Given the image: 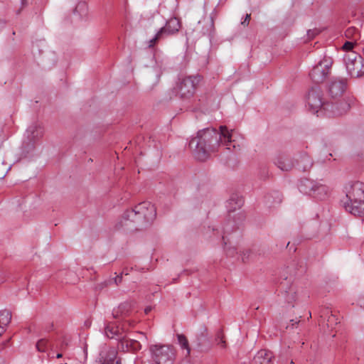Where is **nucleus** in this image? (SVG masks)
<instances>
[{"label":"nucleus","mask_w":364,"mask_h":364,"mask_svg":"<svg viewBox=\"0 0 364 364\" xmlns=\"http://www.w3.org/2000/svg\"><path fill=\"white\" fill-rule=\"evenodd\" d=\"M250 19V14H247L244 21L242 22L243 25H248Z\"/></svg>","instance_id":"obj_26"},{"label":"nucleus","mask_w":364,"mask_h":364,"mask_svg":"<svg viewBox=\"0 0 364 364\" xmlns=\"http://www.w3.org/2000/svg\"><path fill=\"white\" fill-rule=\"evenodd\" d=\"M346 88V82L344 80H336L329 86V93L332 97L341 96Z\"/></svg>","instance_id":"obj_12"},{"label":"nucleus","mask_w":364,"mask_h":364,"mask_svg":"<svg viewBox=\"0 0 364 364\" xmlns=\"http://www.w3.org/2000/svg\"><path fill=\"white\" fill-rule=\"evenodd\" d=\"M218 345H220L221 347H225V341L223 340V336L219 335L217 338Z\"/></svg>","instance_id":"obj_25"},{"label":"nucleus","mask_w":364,"mask_h":364,"mask_svg":"<svg viewBox=\"0 0 364 364\" xmlns=\"http://www.w3.org/2000/svg\"><path fill=\"white\" fill-rule=\"evenodd\" d=\"M156 217V209L149 201L139 203L134 208L125 211L122 217L119 225L128 229L133 228V224L143 225L152 222Z\"/></svg>","instance_id":"obj_3"},{"label":"nucleus","mask_w":364,"mask_h":364,"mask_svg":"<svg viewBox=\"0 0 364 364\" xmlns=\"http://www.w3.org/2000/svg\"><path fill=\"white\" fill-rule=\"evenodd\" d=\"M152 362L159 364H173L176 352L173 346L165 344H153L149 348Z\"/></svg>","instance_id":"obj_5"},{"label":"nucleus","mask_w":364,"mask_h":364,"mask_svg":"<svg viewBox=\"0 0 364 364\" xmlns=\"http://www.w3.org/2000/svg\"><path fill=\"white\" fill-rule=\"evenodd\" d=\"M300 192L309 195L318 200L326 198L329 193V188L320 181L304 179L299 185Z\"/></svg>","instance_id":"obj_7"},{"label":"nucleus","mask_w":364,"mask_h":364,"mask_svg":"<svg viewBox=\"0 0 364 364\" xmlns=\"http://www.w3.org/2000/svg\"><path fill=\"white\" fill-rule=\"evenodd\" d=\"M198 82V77H188L180 80L175 87L176 94L181 98L191 97L193 95Z\"/></svg>","instance_id":"obj_9"},{"label":"nucleus","mask_w":364,"mask_h":364,"mask_svg":"<svg viewBox=\"0 0 364 364\" xmlns=\"http://www.w3.org/2000/svg\"><path fill=\"white\" fill-rule=\"evenodd\" d=\"M152 308L151 306H146L145 309H144V312L146 314H149L151 311Z\"/></svg>","instance_id":"obj_28"},{"label":"nucleus","mask_w":364,"mask_h":364,"mask_svg":"<svg viewBox=\"0 0 364 364\" xmlns=\"http://www.w3.org/2000/svg\"><path fill=\"white\" fill-rule=\"evenodd\" d=\"M46 343V341L44 340L39 341L36 344V348L39 351H44L45 350V345Z\"/></svg>","instance_id":"obj_23"},{"label":"nucleus","mask_w":364,"mask_h":364,"mask_svg":"<svg viewBox=\"0 0 364 364\" xmlns=\"http://www.w3.org/2000/svg\"><path fill=\"white\" fill-rule=\"evenodd\" d=\"M346 189V199L343 201L345 209L355 215H364V184L355 182Z\"/></svg>","instance_id":"obj_4"},{"label":"nucleus","mask_w":364,"mask_h":364,"mask_svg":"<svg viewBox=\"0 0 364 364\" xmlns=\"http://www.w3.org/2000/svg\"><path fill=\"white\" fill-rule=\"evenodd\" d=\"M273 354L267 350H260L254 357L251 364H272Z\"/></svg>","instance_id":"obj_11"},{"label":"nucleus","mask_w":364,"mask_h":364,"mask_svg":"<svg viewBox=\"0 0 364 364\" xmlns=\"http://www.w3.org/2000/svg\"><path fill=\"white\" fill-rule=\"evenodd\" d=\"M178 341L181 347L186 350V355H189L190 348L186 338L183 335H178Z\"/></svg>","instance_id":"obj_21"},{"label":"nucleus","mask_w":364,"mask_h":364,"mask_svg":"<svg viewBox=\"0 0 364 364\" xmlns=\"http://www.w3.org/2000/svg\"><path fill=\"white\" fill-rule=\"evenodd\" d=\"M26 0H22V2L23 3V1H25Z\"/></svg>","instance_id":"obj_33"},{"label":"nucleus","mask_w":364,"mask_h":364,"mask_svg":"<svg viewBox=\"0 0 364 364\" xmlns=\"http://www.w3.org/2000/svg\"><path fill=\"white\" fill-rule=\"evenodd\" d=\"M0 364H2V362L0 360Z\"/></svg>","instance_id":"obj_35"},{"label":"nucleus","mask_w":364,"mask_h":364,"mask_svg":"<svg viewBox=\"0 0 364 364\" xmlns=\"http://www.w3.org/2000/svg\"><path fill=\"white\" fill-rule=\"evenodd\" d=\"M26 132L28 134V136L31 139H38L43 136L42 128L36 124H33L30 126L28 128Z\"/></svg>","instance_id":"obj_16"},{"label":"nucleus","mask_w":364,"mask_h":364,"mask_svg":"<svg viewBox=\"0 0 364 364\" xmlns=\"http://www.w3.org/2000/svg\"><path fill=\"white\" fill-rule=\"evenodd\" d=\"M275 165L283 171H290L293 166V161L287 156L280 155L274 159Z\"/></svg>","instance_id":"obj_13"},{"label":"nucleus","mask_w":364,"mask_h":364,"mask_svg":"<svg viewBox=\"0 0 364 364\" xmlns=\"http://www.w3.org/2000/svg\"><path fill=\"white\" fill-rule=\"evenodd\" d=\"M234 132L226 126H220L219 131L214 128L200 130L189 143L198 160L205 161L211 152L217 151L220 146L231 150L236 148Z\"/></svg>","instance_id":"obj_1"},{"label":"nucleus","mask_w":364,"mask_h":364,"mask_svg":"<svg viewBox=\"0 0 364 364\" xmlns=\"http://www.w3.org/2000/svg\"><path fill=\"white\" fill-rule=\"evenodd\" d=\"M87 11V5L85 1L78 3L74 11L75 13L78 14L81 16L86 15Z\"/></svg>","instance_id":"obj_20"},{"label":"nucleus","mask_w":364,"mask_h":364,"mask_svg":"<svg viewBox=\"0 0 364 364\" xmlns=\"http://www.w3.org/2000/svg\"><path fill=\"white\" fill-rule=\"evenodd\" d=\"M119 328L114 323H109L105 328V334L109 338H113L119 333Z\"/></svg>","instance_id":"obj_17"},{"label":"nucleus","mask_w":364,"mask_h":364,"mask_svg":"<svg viewBox=\"0 0 364 364\" xmlns=\"http://www.w3.org/2000/svg\"><path fill=\"white\" fill-rule=\"evenodd\" d=\"M317 31H309L308 36L313 38L316 34H317Z\"/></svg>","instance_id":"obj_27"},{"label":"nucleus","mask_w":364,"mask_h":364,"mask_svg":"<svg viewBox=\"0 0 364 364\" xmlns=\"http://www.w3.org/2000/svg\"><path fill=\"white\" fill-rule=\"evenodd\" d=\"M291 322H292V325H294V324H297L299 322V321L291 320Z\"/></svg>","instance_id":"obj_30"},{"label":"nucleus","mask_w":364,"mask_h":364,"mask_svg":"<svg viewBox=\"0 0 364 364\" xmlns=\"http://www.w3.org/2000/svg\"><path fill=\"white\" fill-rule=\"evenodd\" d=\"M236 203H237L238 208L240 207L242 205V199L237 198Z\"/></svg>","instance_id":"obj_29"},{"label":"nucleus","mask_w":364,"mask_h":364,"mask_svg":"<svg viewBox=\"0 0 364 364\" xmlns=\"http://www.w3.org/2000/svg\"><path fill=\"white\" fill-rule=\"evenodd\" d=\"M353 43L352 42H346L345 44L343 46V49L348 51L347 53H349V52H353L351 50L353 49Z\"/></svg>","instance_id":"obj_22"},{"label":"nucleus","mask_w":364,"mask_h":364,"mask_svg":"<svg viewBox=\"0 0 364 364\" xmlns=\"http://www.w3.org/2000/svg\"><path fill=\"white\" fill-rule=\"evenodd\" d=\"M356 100L352 96L346 97L335 104L322 103L321 92L319 89L312 88L306 96V106L311 112L317 116L326 115L336 117L343 115L349 111Z\"/></svg>","instance_id":"obj_2"},{"label":"nucleus","mask_w":364,"mask_h":364,"mask_svg":"<svg viewBox=\"0 0 364 364\" xmlns=\"http://www.w3.org/2000/svg\"><path fill=\"white\" fill-rule=\"evenodd\" d=\"M363 55H364V48H363Z\"/></svg>","instance_id":"obj_34"},{"label":"nucleus","mask_w":364,"mask_h":364,"mask_svg":"<svg viewBox=\"0 0 364 364\" xmlns=\"http://www.w3.org/2000/svg\"><path fill=\"white\" fill-rule=\"evenodd\" d=\"M358 304L364 309V291L359 296L358 299Z\"/></svg>","instance_id":"obj_24"},{"label":"nucleus","mask_w":364,"mask_h":364,"mask_svg":"<svg viewBox=\"0 0 364 364\" xmlns=\"http://www.w3.org/2000/svg\"><path fill=\"white\" fill-rule=\"evenodd\" d=\"M343 61L348 74L355 78L364 77V58L355 52L346 53Z\"/></svg>","instance_id":"obj_6"},{"label":"nucleus","mask_w":364,"mask_h":364,"mask_svg":"<svg viewBox=\"0 0 364 364\" xmlns=\"http://www.w3.org/2000/svg\"><path fill=\"white\" fill-rule=\"evenodd\" d=\"M345 35L348 38L356 41L360 37L359 31L355 27H349L345 32Z\"/></svg>","instance_id":"obj_19"},{"label":"nucleus","mask_w":364,"mask_h":364,"mask_svg":"<svg viewBox=\"0 0 364 364\" xmlns=\"http://www.w3.org/2000/svg\"><path fill=\"white\" fill-rule=\"evenodd\" d=\"M115 358L116 351L114 349H111L107 353L102 352L97 363L98 364H116L118 361H116Z\"/></svg>","instance_id":"obj_14"},{"label":"nucleus","mask_w":364,"mask_h":364,"mask_svg":"<svg viewBox=\"0 0 364 364\" xmlns=\"http://www.w3.org/2000/svg\"><path fill=\"white\" fill-rule=\"evenodd\" d=\"M312 166V161L311 159L304 156L301 158L300 163L299 164V169H301L304 171L309 170Z\"/></svg>","instance_id":"obj_18"},{"label":"nucleus","mask_w":364,"mask_h":364,"mask_svg":"<svg viewBox=\"0 0 364 364\" xmlns=\"http://www.w3.org/2000/svg\"><path fill=\"white\" fill-rule=\"evenodd\" d=\"M181 27L179 20L177 18H171L166 23L164 27L156 33L154 37L149 40V46L153 47L156 43L166 36L173 34L178 31Z\"/></svg>","instance_id":"obj_10"},{"label":"nucleus","mask_w":364,"mask_h":364,"mask_svg":"<svg viewBox=\"0 0 364 364\" xmlns=\"http://www.w3.org/2000/svg\"><path fill=\"white\" fill-rule=\"evenodd\" d=\"M234 201H235V198H231V199L229 200V202H228V203H229V204H230V205H232V204L233 203V202H234Z\"/></svg>","instance_id":"obj_31"},{"label":"nucleus","mask_w":364,"mask_h":364,"mask_svg":"<svg viewBox=\"0 0 364 364\" xmlns=\"http://www.w3.org/2000/svg\"><path fill=\"white\" fill-rule=\"evenodd\" d=\"M11 319V314L8 310L0 311V336L6 331Z\"/></svg>","instance_id":"obj_15"},{"label":"nucleus","mask_w":364,"mask_h":364,"mask_svg":"<svg viewBox=\"0 0 364 364\" xmlns=\"http://www.w3.org/2000/svg\"><path fill=\"white\" fill-rule=\"evenodd\" d=\"M56 357H57L58 358H61V357H62V354H61V353H58V354H57V355H56Z\"/></svg>","instance_id":"obj_32"},{"label":"nucleus","mask_w":364,"mask_h":364,"mask_svg":"<svg viewBox=\"0 0 364 364\" xmlns=\"http://www.w3.org/2000/svg\"><path fill=\"white\" fill-rule=\"evenodd\" d=\"M333 64L331 57L325 56L311 70L310 76L317 83L323 82L328 75Z\"/></svg>","instance_id":"obj_8"}]
</instances>
